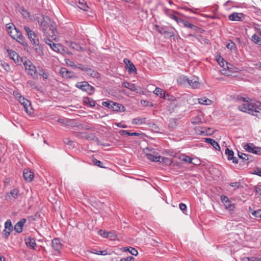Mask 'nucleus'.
Wrapping results in <instances>:
<instances>
[{
    "mask_svg": "<svg viewBox=\"0 0 261 261\" xmlns=\"http://www.w3.org/2000/svg\"><path fill=\"white\" fill-rule=\"evenodd\" d=\"M146 118L137 117L133 119L132 121V123L133 125H141L145 123Z\"/></svg>",
    "mask_w": 261,
    "mask_h": 261,
    "instance_id": "7c9ffc66",
    "label": "nucleus"
},
{
    "mask_svg": "<svg viewBox=\"0 0 261 261\" xmlns=\"http://www.w3.org/2000/svg\"><path fill=\"white\" fill-rule=\"evenodd\" d=\"M23 177L27 182H31L34 178V173L28 169H24L23 173Z\"/></svg>",
    "mask_w": 261,
    "mask_h": 261,
    "instance_id": "5701e85b",
    "label": "nucleus"
},
{
    "mask_svg": "<svg viewBox=\"0 0 261 261\" xmlns=\"http://www.w3.org/2000/svg\"><path fill=\"white\" fill-rule=\"evenodd\" d=\"M33 44V48L35 51L36 56L40 57H42L44 55L43 47L39 44V41L35 42Z\"/></svg>",
    "mask_w": 261,
    "mask_h": 261,
    "instance_id": "9b49d317",
    "label": "nucleus"
},
{
    "mask_svg": "<svg viewBox=\"0 0 261 261\" xmlns=\"http://www.w3.org/2000/svg\"><path fill=\"white\" fill-rule=\"evenodd\" d=\"M38 23L40 24L46 37H50L52 39L56 38V24L48 16H43L40 20H38Z\"/></svg>",
    "mask_w": 261,
    "mask_h": 261,
    "instance_id": "f03ea898",
    "label": "nucleus"
},
{
    "mask_svg": "<svg viewBox=\"0 0 261 261\" xmlns=\"http://www.w3.org/2000/svg\"><path fill=\"white\" fill-rule=\"evenodd\" d=\"M179 207L181 211H182L184 214H186V211H187V205L183 203H180L179 205Z\"/></svg>",
    "mask_w": 261,
    "mask_h": 261,
    "instance_id": "680f3d73",
    "label": "nucleus"
},
{
    "mask_svg": "<svg viewBox=\"0 0 261 261\" xmlns=\"http://www.w3.org/2000/svg\"><path fill=\"white\" fill-rule=\"evenodd\" d=\"M113 103L112 101H103L102 102V106L108 107V108L111 109L112 104Z\"/></svg>",
    "mask_w": 261,
    "mask_h": 261,
    "instance_id": "bf43d9fd",
    "label": "nucleus"
},
{
    "mask_svg": "<svg viewBox=\"0 0 261 261\" xmlns=\"http://www.w3.org/2000/svg\"><path fill=\"white\" fill-rule=\"evenodd\" d=\"M252 41L256 44L261 45V38L256 34L252 36Z\"/></svg>",
    "mask_w": 261,
    "mask_h": 261,
    "instance_id": "37998d69",
    "label": "nucleus"
},
{
    "mask_svg": "<svg viewBox=\"0 0 261 261\" xmlns=\"http://www.w3.org/2000/svg\"><path fill=\"white\" fill-rule=\"evenodd\" d=\"M14 30L16 32L17 34L16 35L15 38H16L17 41L21 44V45L25 46L27 45V43L25 41V39L24 37L21 34V32H19L18 29L16 28H14Z\"/></svg>",
    "mask_w": 261,
    "mask_h": 261,
    "instance_id": "412c9836",
    "label": "nucleus"
},
{
    "mask_svg": "<svg viewBox=\"0 0 261 261\" xmlns=\"http://www.w3.org/2000/svg\"><path fill=\"white\" fill-rule=\"evenodd\" d=\"M9 56L15 62H19V56L18 54L14 50H8Z\"/></svg>",
    "mask_w": 261,
    "mask_h": 261,
    "instance_id": "c756f323",
    "label": "nucleus"
},
{
    "mask_svg": "<svg viewBox=\"0 0 261 261\" xmlns=\"http://www.w3.org/2000/svg\"><path fill=\"white\" fill-rule=\"evenodd\" d=\"M75 4H78L79 5V7L81 9L84 11H87L88 6H87L85 0H76L75 1Z\"/></svg>",
    "mask_w": 261,
    "mask_h": 261,
    "instance_id": "2f4dec72",
    "label": "nucleus"
},
{
    "mask_svg": "<svg viewBox=\"0 0 261 261\" xmlns=\"http://www.w3.org/2000/svg\"><path fill=\"white\" fill-rule=\"evenodd\" d=\"M87 74L93 77H98L99 73L95 70H92L90 68H88V70L87 71Z\"/></svg>",
    "mask_w": 261,
    "mask_h": 261,
    "instance_id": "e433bc0d",
    "label": "nucleus"
},
{
    "mask_svg": "<svg viewBox=\"0 0 261 261\" xmlns=\"http://www.w3.org/2000/svg\"><path fill=\"white\" fill-rule=\"evenodd\" d=\"M216 60L222 67L225 68L226 67L228 69L230 68V66H231V64L225 61L220 55L217 56Z\"/></svg>",
    "mask_w": 261,
    "mask_h": 261,
    "instance_id": "aec40b11",
    "label": "nucleus"
},
{
    "mask_svg": "<svg viewBox=\"0 0 261 261\" xmlns=\"http://www.w3.org/2000/svg\"><path fill=\"white\" fill-rule=\"evenodd\" d=\"M156 30L165 38H170L174 36L173 32L170 31L169 30L167 29L166 28L160 27L156 25Z\"/></svg>",
    "mask_w": 261,
    "mask_h": 261,
    "instance_id": "6e6552de",
    "label": "nucleus"
},
{
    "mask_svg": "<svg viewBox=\"0 0 261 261\" xmlns=\"http://www.w3.org/2000/svg\"><path fill=\"white\" fill-rule=\"evenodd\" d=\"M111 109L116 112H124L125 110L124 107L121 104L114 102L113 101L112 104Z\"/></svg>",
    "mask_w": 261,
    "mask_h": 261,
    "instance_id": "393cba45",
    "label": "nucleus"
},
{
    "mask_svg": "<svg viewBox=\"0 0 261 261\" xmlns=\"http://www.w3.org/2000/svg\"><path fill=\"white\" fill-rule=\"evenodd\" d=\"M180 23H181L184 25V27L188 28H190L193 30H196L197 29V27L196 26L190 23L188 21L184 20L182 19H181V21H180Z\"/></svg>",
    "mask_w": 261,
    "mask_h": 261,
    "instance_id": "473e14b6",
    "label": "nucleus"
},
{
    "mask_svg": "<svg viewBox=\"0 0 261 261\" xmlns=\"http://www.w3.org/2000/svg\"><path fill=\"white\" fill-rule=\"evenodd\" d=\"M52 247L57 251H59L62 247V244L60 240L58 238H55L52 240Z\"/></svg>",
    "mask_w": 261,
    "mask_h": 261,
    "instance_id": "b1692460",
    "label": "nucleus"
},
{
    "mask_svg": "<svg viewBox=\"0 0 261 261\" xmlns=\"http://www.w3.org/2000/svg\"><path fill=\"white\" fill-rule=\"evenodd\" d=\"M23 65L29 75L34 79L38 77V72L36 71V67L30 60H25L23 62Z\"/></svg>",
    "mask_w": 261,
    "mask_h": 261,
    "instance_id": "7ed1b4c3",
    "label": "nucleus"
},
{
    "mask_svg": "<svg viewBox=\"0 0 261 261\" xmlns=\"http://www.w3.org/2000/svg\"><path fill=\"white\" fill-rule=\"evenodd\" d=\"M67 119H68V118H59V119H58V121L59 123H60L61 124H62L65 126H66Z\"/></svg>",
    "mask_w": 261,
    "mask_h": 261,
    "instance_id": "e2e57ef3",
    "label": "nucleus"
},
{
    "mask_svg": "<svg viewBox=\"0 0 261 261\" xmlns=\"http://www.w3.org/2000/svg\"><path fill=\"white\" fill-rule=\"evenodd\" d=\"M67 126H79V124L77 122H76L75 120L74 119H67Z\"/></svg>",
    "mask_w": 261,
    "mask_h": 261,
    "instance_id": "c03bdc74",
    "label": "nucleus"
},
{
    "mask_svg": "<svg viewBox=\"0 0 261 261\" xmlns=\"http://www.w3.org/2000/svg\"><path fill=\"white\" fill-rule=\"evenodd\" d=\"M98 234H99L100 236H101L104 238H108V237H110V234H112V232H107L102 229H100L99 230H98Z\"/></svg>",
    "mask_w": 261,
    "mask_h": 261,
    "instance_id": "a19ab883",
    "label": "nucleus"
},
{
    "mask_svg": "<svg viewBox=\"0 0 261 261\" xmlns=\"http://www.w3.org/2000/svg\"><path fill=\"white\" fill-rule=\"evenodd\" d=\"M146 156L148 160L152 162H159L160 161L161 155H155L152 154L147 153Z\"/></svg>",
    "mask_w": 261,
    "mask_h": 261,
    "instance_id": "f704fd0d",
    "label": "nucleus"
},
{
    "mask_svg": "<svg viewBox=\"0 0 261 261\" xmlns=\"http://www.w3.org/2000/svg\"><path fill=\"white\" fill-rule=\"evenodd\" d=\"M141 103L144 106L152 107L153 104L151 102L148 101L147 100L142 99L141 100Z\"/></svg>",
    "mask_w": 261,
    "mask_h": 261,
    "instance_id": "864d4df0",
    "label": "nucleus"
},
{
    "mask_svg": "<svg viewBox=\"0 0 261 261\" xmlns=\"http://www.w3.org/2000/svg\"><path fill=\"white\" fill-rule=\"evenodd\" d=\"M238 156L240 159L242 160V162L245 164H248L253 160L252 155L241 152H238Z\"/></svg>",
    "mask_w": 261,
    "mask_h": 261,
    "instance_id": "9d476101",
    "label": "nucleus"
},
{
    "mask_svg": "<svg viewBox=\"0 0 261 261\" xmlns=\"http://www.w3.org/2000/svg\"><path fill=\"white\" fill-rule=\"evenodd\" d=\"M124 63L125 64L128 68V72L129 73H137V69L134 64L128 59L124 58L123 60Z\"/></svg>",
    "mask_w": 261,
    "mask_h": 261,
    "instance_id": "ddd939ff",
    "label": "nucleus"
},
{
    "mask_svg": "<svg viewBox=\"0 0 261 261\" xmlns=\"http://www.w3.org/2000/svg\"><path fill=\"white\" fill-rule=\"evenodd\" d=\"M19 195V191L18 189L15 188L7 193L6 196V199L9 201H12L16 199Z\"/></svg>",
    "mask_w": 261,
    "mask_h": 261,
    "instance_id": "0eeeda50",
    "label": "nucleus"
},
{
    "mask_svg": "<svg viewBox=\"0 0 261 261\" xmlns=\"http://www.w3.org/2000/svg\"><path fill=\"white\" fill-rule=\"evenodd\" d=\"M27 246L32 249H35L36 245L35 240L31 237H29L24 239Z\"/></svg>",
    "mask_w": 261,
    "mask_h": 261,
    "instance_id": "a878e982",
    "label": "nucleus"
},
{
    "mask_svg": "<svg viewBox=\"0 0 261 261\" xmlns=\"http://www.w3.org/2000/svg\"><path fill=\"white\" fill-rule=\"evenodd\" d=\"M42 76L44 79H47L49 76L48 73L45 70L42 69H40L38 71V74Z\"/></svg>",
    "mask_w": 261,
    "mask_h": 261,
    "instance_id": "49530a36",
    "label": "nucleus"
},
{
    "mask_svg": "<svg viewBox=\"0 0 261 261\" xmlns=\"http://www.w3.org/2000/svg\"><path fill=\"white\" fill-rule=\"evenodd\" d=\"M77 137L80 138L85 139L86 140H92L98 141V138L95 137L93 134H89L87 133H81L77 135Z\"/></svg>",
    "mask_w": 261,
    "mask_h": 261,
    "instance_id": "f3484780",
    "label": "nucleus"
},
{
    "mask_svg": "<svg viewBox=\"0 0 261 261\" xmlns=\"http://www.w3.org/2000/svg\"><path fill=\"white\" fill-rule=\"evenodd\" d=\"M124 251H127L129 252V253L132 254L133 255L136 256L137 255L138 252V251L134 248H133L132 247H129L128 248H124Z\"/></svg>",
    "mask_w": 261,
    "mask_h": 261,
    "instance_id": "58836bf2",
    "label": "nucleus"
},
{
    "mask_svg": "<svg viewBox=\"0 0 261 261\" xmlns=\"http://www.w3.org/2000/svg\"><path fill=\"white\" fill-rule=\"evenodd\" d=\"M252 173L261 176V168L255 167L253 169Z\"/></svg>",
    "mask_w": 261,
    "mask_h": 261,
    "instance_id": "6e6d98bb",
    "label": "nucleus"
},
{
    "mask_svg": "<svg viewBox=\"0 0 261 261\" xmlns=\"http://www.w3.org/2000/svg\"><path fill=\"white\" fill-rule=\"evenodd\" d=\"M57 53H59L64 56L66 55H71V53L68 50L67 47L60 44L58 48H57Z\"/></svg>",
    "mask_w": 261,
    "mask_h": 261,
    "instance_id": "bb28decb",
    "label": "nucleus"
},
{
    "mask_svg": "<svg viewBox=\"0 0 261 261\" xmlns=\"http://www.w3.org/2000/svg\"><path fill=\"white\" fill-rule=\"evenodd\" d=\"M221 200L222 202L224 204L226 208L228 209L229 211L233 210L234 205L226 196L223 195H221Z\"/></svg>",
    "mask_w": 261,
    "mask_h": 261,
    "instance_id": "f8f14e48",
    "label": "nucleus"
},
{
    "mask_svg": "<svg viewBox=\"0 0 261 261\" xmlns=\"http://www.w3.org/2000/svg\"><path fill=\"white\" fill-rule=\"evenodd\" d=\"M225 154L227 156V159L228 160H232V162L234 164H238L239 163L238 160L236 157L233 156L234 152L232 150L227 148L225 149Z\"/></svg>",
    "mask_w": 261,
    "mask_h": 261,
    "instance_id": "a211bd4d",
    "label": "nucleus"
},
{
    "mask_svg": "<svg viewBox=\"0 0 261 261\" xmlns=\"http://www.w3.org/2000/svg\"><path fill=\"white\" fill-rule=\"evenodd\" d=\"M188 85L191 86L193 88H197L199 85L198 78L194 77L192 79H189Z\"/></svg>",
    "mask_w": 261,
    "mask_h": 261,
    "instance_id": "c85d7f7f",
    "label": "nucleus"
},
{
    "mask_svg": "<svg viewBox=\"0 0 261 261\" xmlns=\"http://www.w3.org/2000/svg\"><path fill=\"white\" fill-rule=\"evenodd\" d=\"M153 93L160 98H165L166 97H169V93L163 90L161 88L156 87L153 91Z\"/></svg>",
    "mask_w": 261,
    "mask_h": 261,
    "instance_id": "dca6fc26",
    "label": "nucleus"
},
{
    "mask_svg": "<svg viewBox=\"0 0 261 261\" xmlns=\"http://www.w3.org/2000/svg\"><path fill=\"white\" fill-rule=\"evenodd\" d=\"M92 161H93V163L95 165H96V166H98L99 167H101V168H103V166H102L103 163L101 161H98V160H97L96 159H93L92 160Z\"/></svg>",
    "mask_w": 261,
    "mask_h": 261,
    "instance_id": "4d7b16f0",
    "label": "nucleus"
},
{
    "mask_svg": "<svg viewBox=\"0 0 261 261\" xmlns=\"http://www.w3.org/2000/svg\"><path fill=\"white\" fill-rule=\"evenodd\" d=\"M67 43H69L70 47L77 51H82L83 50V48L79 44L75 42H67Z\"/></svg>",
    "mask_w": 261,
    "mask_h": 261,
    "instance_id": "72a5a7b5",
    "label": "nucleus"
},
{
    "mask_svg": "<svg viewBox=\"0 0 261 261\" xmlns=\"http://www.w3.org/2000/svg\"><path fill=\"white\" fill-rule=\"evenodd\" d=\"M177 13L175 11H174L173 12V13L170 15V17H169L170 18L174 20L175 21H176V22L179 24L180 23V21H181V18H179L177 16L175 15V14Z\"/></svg>",
    "mask_w": 261,
    "mask_h": 261,
    "instance_id": "3c124183",
    "label": "nucleus"
},
{
    "mask_svg": "<svg viewBox=\"0 0 261 261\" xmlns=\"http://www.w3.org/2000/svg\"><path fill=\"white\" fill-rule=\"evenodd\" d=\"M12 25H13V24L8 23L6 24V28L7 29L8 33L10 35V36L14 38L15 39V37L14 35L12 34Z\"/></svg>",
    "mask_w": 261,
    "mask_h": 261,
    "instance_id": "de8ad7c7",
    "label": "nucleus"
},
{
    "mask_svg": "<svg viewBox=\"0 0 261 261\" xmlns=\"http://www.w3.org/2000/svg\"><path fill=\"white\" fill-rule=\"evenodd\" d=\"M124 87L129 89L132 91H135L137 90L135 84L129 83L128 82H125L123 83Z\"/></svg>",
    "mask_w": 261,
    "mask_h": 261,
    "instance_id": "4c0bfd02",
    "label": "nucleus"
},
{
    "mask_svg": "<svg viewBox=\"0 0 261 261\" xmlns=\"http://www.w3.org/2000/svg\"><path fill=\"white\" fill-rule=\"evenodd\" d=\"M5 229H9V230H13L12 222L10 219L7 220L5 223Z\"/></svg>",
    "mask_w": 261,
    "mask_h": 261,
    "instance_id": "8fccbe9b",
    "label": "nucleus"
},
{
    "mask_svg": "<svg viewBox=\"0 0 261 261\" xmlns=\"http://www.w3.org/2000/svg\"><path fill=\"white\" fill-rule=\"evenodd\" d=\"M205 142L212 145L215 149L217 150H220L219 144L214 139L208 138H205Z\"/></svg>",
    "mask_w": 261,
    "mask_h": 261,
    "instance_id": "cd10ccee",
    "label": "nucleus"
},
{
    "mask_svg": "<svg viewBox=\"0 0 261 261\" xmlns=\"http://www.w3.org/2000/svg\"><path fill=\"white\" fill-rule=\"evenodd\" d=\"M181 160L182 161H184L185 162H187V163H190V164H194V165H198V164H197L196 163H194L193 162V159L191 158L190 157H189L188 156L184 155V156H183L182 158H181Z\"/></svg>",
    "mask_w": 261,
    "mask_h": 261,
    "instance_id": "09e8293b",
    "label": "nucleus"
},
{
    "mask_svg": "<svg viewBox=\"0 0 261 261\" xmlns=\"http://www.w3.org/2000/svg\"><path fill=\"white\" fill-rule=\"evenodd\" d=\"M188 80H189V79L188 78H187L186 76H180L177 79V81L178 83L180 85H188Z\"/></svg>",
    "mask_w": 261,
    "mask_h": 261,
    "instance_id": "c9c22d12",
    "label": "nucleus"
},
{
    "mask_svg": "<svg viewBox=\"0 0 261 261\" xmlns=\"http://www.w3.org/2000/svg\"><path fill=\"white\" fill-rule=\"evenodd\" d=\"M245 17V15L243 13L234 12L229 15L228 18L231 21H241L242 18Z\"/></svg>",
    "mask_w": 261,
    "mask_h": 261,
    "instance_id": "4468645a",
    "label": "nucleus"
},
{
    "mask_svg": "<svg viewBox=\"0 0 261 261\" xmlns=\"http://www.w3.org/2000/svg\"><path fill=\"white\" fill-rule=\"evenodd\" d=\"M243 99V102L239 106L238 109L241 111L252 114L259 119H261V108H259L260 103L253 101L251 99L245 100Z\"/></svg>",
    "mask_w": 261,
    "mask_h": 261,
    "instance_id": "f257e3e1",
    "label": "nucleus"
},
{
    "mask_svg": "<svg viewBox=\"0 0 261 261\" xmlns=\"http://www.w3.org/2000/svg\"><path fill=\"white\" fill-rule=\"evenodd\" d=\"M226 47L228 49L231 50L236 48V44L234 42L231 41L227 44Z\"/></svg>",
    "mask_w": 261,
    "mask_h": 261,
    "instance_id": "13d9d810",
    "label": "nucleus"
},
{
    "mask_svg": "<svg viewBox=\"0 0 261 261\" xmlns=\"http://www.w3.org/2000/svg\"><path fill=\"white\" fill-rule=\"evenodd\" d=\"M251 214L256 218H261V210L254 211L251 212Z\"/></svg>",
    "mask_w": 261,
    "mask_h": 261,
    "instance_id": "5fc2aeb1",
    "label": "nucleus"
},
{
    "mask_svg": "<svg viewBox=\"0 0 261 261\" xmlns=\"http://www.w3.org/2000/svg\"><path fill=\"white\" fill-rule=\"evenodd\" d=\"M201 122V118H199V117H197L196 118H192L191 119V122L193 124H198V123H200Z\"/></svg>",
    "mask_w": 261,
    "mask_h": 261,
    "instance_id": "052dcab7",
    "label": "nucleus"
},
{
    "mask_svg": "<svg viewBox=\"0 0 261 261\" xmlns=\"http://www.w3.org/2000/svg\"><path fill=\"white\" fill-rule=\"evenodd\" d=\"M75 86L77 88L86 92L89 95H91L94 93V87L89 85L87 82H77Z\"/></svg>",
    "mask_w": 261,
    "mask_h": 261,
    "instance_id": "20e7f679",
    "label": "nucleus"
},
{
    "mask_svg": "<svg viewBox=\"0 0 261 261\" xmlns=\"http://www.w3.org/2000/svg\"><path fill=\"white\" fill-rule=\"evenodd\" d=\"M197 100L199 103L202 105H210L212 103V101L211 99H197Z\"/></svg>",
    "mask_w": 261,
    "mask_h": 261,
    "instance_id": "79ce46f5",
    "label": "nucleus"
},
{
    "mask_svg": "<svg viewBox=\"0 0 261 261\" xmlns=\"http://www.w3.org/2000/svg\"><path fill=\"white\" fill-rule=\"evenodd\" d=\"M159 162L163 163V164H165L166 165H170L172 162L169 158L161 156L160 161H159Z\"/></svg>",
    "mask_w": 261,
    "mask_h": 261,
    "instance_id": "ea45409f",
    "label": "nucleus"
},
{
    "mask_svg": "<svg viewBox=\"0 0 261 261\" xmlns=\"http://www.w3.org/2000/svg\"><path fill=\"white\" fill-rule=\"evenodd\" d=\"M244 148L249 152L261 155V147L254 146L252 143L245 144Z\"/></svg>",
    "mask_w": 261,
    "mask_h": 261,
    "instance_id": "423d86ee",
    "label": "nucleus"
},
{
    "mask_svg": "<svg viewBox=\"0 0 261 261\" xmlns=\"http://www.w3.org/2000/svg\"><path fill=\"white\" fill-rule=\"evenodd\" d=\"M134 260V258L133 256H129L121 258L120 261H133Z\"/></svg>",
    "mask_w": 261,
    "mask_h": 261,
    "instance_id": "338daca9",
    "label": "nucleus"
},
{
    "mask_svg": "<svg viewBox=\"0 0 261 261\" xmlns=\"http://www.w3.org/2000/svg\"><path fill=\"white\" fill-rule=\"evenodd\" d=\"M174 11H172L167 8L164 10L165 14L168 17H170V15H171Z\"/></svg>",
    "mask_w": 261,
    "mask_h": 261,
    "instance_id": "69168bd1",
    "label": "nucleus"
},
{
    "mask_svg": "<svg viewBox=\"0 0 261 261\" xmlns=\"http://www.w3.org/2000/svg\"><path fill=\"white\" fill-rule=\"evenodd\" d=\"M44 40L46 44L48 45L53 50L56 52L57 48H58L60 44L53 43V40L54 39H52L51 38L49 37H46L44 39Z\"/></svg>",
    "mask_w": 261,
    "mask_h": 261,
    "instance_id": "6ab92c4d",
    "label": "nucleus"
},
{
    "mask_svg": "<svg viewBox=\"0 0 261 261\" xmlns=\"http://www.w3.org/2000/svg\"><path fill=\"white\" fill-rule=\"evenodd\" d=\"M119 133L123 136H130V133L126 130H121Z\"/></svg>",
    "mask_w": 261,
    "mask_h": 261,
    "instance_id": "774afa93",
    "label": "nucleus"
},
{
    "mask_svg": "<svg viewBox=\"0 0 261 261\" xmlns=\"http://www.w3.org/2000/svg\"><path fill=\"white\" fill-rule=\"evenodd\" d=\"M24 30L25 32H26V33L28 36V38L30 40L32 43L34 44V41H35V42H37V41H39L38 39L36 38L37 37H36V35L35 33H34V32L32 31L29 27L24 26Z\"/></svg>",
    "mask_w": 261,
    "mask_h": 261,
    "instance_id": "1a4fd4ad",
    "label": "nucleus"
},
{
    "mask_svg": "<svg viewBox=\"0 0 261 261\" xmlns=\"http://www.w3.org/2000/svg\"><path fill=\"white\" fill-rule=\"evenodd\" d=\"M12 230H9V229H5L3 232V237L5 239H8V238L9 235L10 234L11 232H12Z\"/></svg>",
    "mask_w": 261,
    "mask_h": 261,
    "instance_id": "603ef678",
    "label": "nucleus"
},
{
    "mask_svg": "<svg viewBox=\"0 0 261 261\" xmlns=\"http://www.w3.org/2000/svg\"><path fill=\"white\" fill-rule=\"evenodd\" d=\"M18 100L19 103L23 106L27 114L31 115L34 113L31 103L28 99H18Z\"/></svg>",
    "mask_w": 261,
    "mask_h": 261,
    "instance_id": "39448f33",
    "label": "nucleus"
},
{
    "mask_svg": "<svg viewBox=\"0 0 261 261\" xmlns=\"http://www.w3.org/2000/svg\"><path fill=\"white\" fill-rule=\"evenodd\" d=\"M27 220L25 218L21 219L19 221L17 222L14 226V230L18 233H20L23 230V227L26 222Z\"/></svg>",
    "mask_w": 261,
    "mask_h": 261,
    "instance_id": "2eb2a0df",
    "label": "nucleus"
},
{
    "mask_svg": "<svg viewBox=\"0 0 261 261\" xmlns=\"http://www.w3.org/2000/svg\"><path fill=\"white\" fill-rule=\"evenodd\" d=\"M84 102L90 107H93L95 105V101L93 99H85Z\"/></svg>",
    "mask_w": 261,
    "mask_h": 261,
    "instance_id": "a18cd8bd",
    "label": "nucleus"
},
{
    "mask_svg": "<svg viewBox=\"0 0 261 261\" xmlns=\"http://www.w3.org/2000/svg\"><path fill=\"white\" fill-rule=\"evenodd\" d=\"M76 68H77L80 69H81L82 71H86L88 70V67L82 65V64H79L78 66H76Z\"/></svg>",
    "mask_w": 261,
    "mask_h": 261,
    "instance_id": "0e129e2a",
    "label": "nucleus"
},
{
    "mask_svg": "<svg viewBox=\"0 0 261 261\" xmlns=\"http://www.w3.org/2000/svg\"><path fill=\"white\" fill-rule=\"evenodd\" d=\"M60 73L64 77L72 78L74 76L73 72L68 70L66 68H61Z\"/></svg>",
    "mask_w": 261,
    "mask_h": 261,
    "instance_id": "4be33fe9",
    "label": "nucleus"
}]
</instances>
